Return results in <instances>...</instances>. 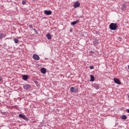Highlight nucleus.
<instances>
[{
  "mask_svg": "<svg viewBox=\"0 0 129 129\" xmlns=\"http://www.w3.org/2000/svg\"><path fill=\"white\" fill-rule=\"evenodd\" d=\"M117 24L116 23H112L109 25V28L110 30H112V31H115L116 29H117Z\"/></svg>",
  "mask_w": 129,
  "mask_h": 129,
  "instance_id": "f257e3e1",
  "label": "nucleus"
},
{
  "mask_svg": "<svg viewBox=\"0 0 129 129\" xmlns=\"http://www.w3.org/2000/svg\"><path fill=\"white\" fill-rule=\"evenodd\" d=\"M114 82L118 85H120V84H121L120 81H119L117 78H114Z\"/></svg>",
  "mask_w": 129,
  "mask_h": 129,
  "instance_id": "f03ea898",
  "label": "nucleus"
},
{
  "mask_svg": "<svg viewBox=\"0 0 129 129\" xmlns=\"http://www.w3.org/2000/svg\"><path fill=\"white\" fill-rule=\"evenodd\" d=\"M19 117L23 118L25 120H28V117H27V116H26V115H25L24 114H20L19 115Z\"/></svg>",
  "mask_w": 129,
  "mask_h": 129,
  "instance_id": "7ed1b4c3",
  "label": "nucleus"
},
{
  "mask_svg": "<svg viewBox=\"0 0 129 129\" xmlns=\"http://www.w3.org/2000/svg\"><path fill=\"white\" fill-rule=\"evenodd\" d=\"M24 89L28 90V89H31V85L29 84H26L23 86Z\"/></svg>",
  "mask_w": 129,
  "mask_h": 129,
  "instance_id": "20e7f679",
  "label": "nucleus"
},
{
  "mask_svg": "<svg viewBox=\"0 0 129 129\" xmlns=\"http://www.w3.org/2000/svg\"><path fill=\"white\" fill-rule=\"evenodd\" d=\"M71 91L73 92V93H75L76 92H78V88H74V87H72L71 88Z\"/></svg>",
  "mask_w": 129,
  "mask_h": 129,
  "instance_id": "39448f33",
  "label": "nucleus"
},
{
  "mask_svg": "<svg viewBox=\"0 0 129 129\" xmlns=\"http://www.w3.org/2000/svg\"><path fill=\"white\" fill-rule=\"evenodd\" d=\"M79 7H80V3L78 2H75L74 5V8H75V9H76V8H79Z\"/></svg>",
  "mask_w": 129,
  "mask_h": 129,
  "instance_id": "423d86ee",
  "label": "nucleus"
},
{
  "mask_svg": "<svg viewBox=\"0 0 129 129\" xmlns=\"http://www.w3.org/2000/svg\"><path fill=\"white\" fill-rule=\"evenodd\" d=\"M33 59H34V60H40V57L39 56V55L36 54L33 55Z\"/></svg>",
  "mask_w": 129,
  "mask_h": 129,
  "instance_id": "0eeeda50",
  "label": "nucleus"
},
{
  "mask_svg": "<svg viewBox=\"0 0 129 129\" xmlns=\"http://www.w3.org/2000/svg\"><path fill=\"white\" fill-rule=\"evenodd\" d=\"M44 12L45 15H47V16H49V15H51V14H52V11H51L45 10L44 11Z\"/></svg>",
  "mask_w": 129,
  "mask_h": 129,
  "instance_id": "6e6552de",
  "label": "nucleus"
},
{
  "mask_svg": "<svg viewBox=\"0 0 129 129\" xmlns=\"http://www.w3.org/2000/svg\"><path fill=\"white\" fill-rule=\"evenodd\" d=\"M79 23V20H77L76 21H73L71 22V25L72 26H74V25H76Z\"/></svg>",
  "mask_w": 129,
  "mask_h": 129,
  "instance_id": "1a4fd4ad",
  "label": "nucleus"
},
{
  "mask_svg": "<svg viewBox=\"0 0 129 129\" xmlns=\"http://www.w3.org/2000/svg\"><path fill=\"white\" fill-rule=\"evenodd\" d=\"M93 44H94V46H95V47H96V46H98V40H95L94 41H93Z\"/></svg>",
  "mask_w": 129,
  "mask_h": 129,
  "instance_id": "9d476101",
  "label": "nucleus"
},
{
  "mask_svg": "<svg viewBox=\"0 0 129 129\" xmlns=\"http://www.w3.org/2000/svg\"><path fill=\"white\" fill-rule=\"evenodd\" d=\"M41 72L42 73V74H45L46 72V70L45 69V68H43L41 69Z\"/></svg>",
  "mask_w": 129,
  "mask_h": 129,
  "instance_id": "9b49d317",
  "label": "nucleus"
},
{
  "mask_svg": "<svg viewBox=\"0 0 129 129\" xmlns=\"http://www.w3.org/2000/svg\"><path fill=\"white\" fill-rule=\"evenodd\" d=\"M46 37L48 40H51V39H52V36H51V34L50 33H48L46 35Z\"/></svg>",
  "mask_w": 129,
  "mask_h": 129,
  "instance_id": "f8f14e48",
  "label": "nucleus"
},
{
  "mask_svg": "<svg viewBox=\"0 0 129 129\" xmlns=\"http://www.w3.org/2000/svg\"><path fill=\"white\" fill-rule=\"evenodd\" d=\"M121 119H124V120H125V119H126V118H127V117H126V115H122V116H121Z\"/></svg>",
  "mask_w": 129,
  "mask_h": 129,
  "instance_id": "ddd939ff",
  "label": "nucleus"
},
{
  "mask_svg": "<svg viewBox=\"0 0 129 129\" xmlns=\"http://www.w3.org/2000/svg\"><path fill=\"white\" fill-rule=\"evenodd\" d=\"M23 80H28V76L27 75H24L23 76Z\"/></svg>",
  "mask_w": 129,
  "mask_h": 129,
  "instance_id": "4468645a",
  "label": "nucleus"
},
{
  "mask_svg": "<svg viewBox=\"0 0 129 129\" xmlns=\"http://www.w3.org/2000/svg\"><path fill=\"white\" fill-rule=\"evenodd\" d=\"M94 87L97 90L99 89V86H98V85H97V84H95Z\"/></svg>",
  "mask_w": 129,
  "mask_h": 129,
  "instance_id": "2eb2a0df",
  "label": "nucleus"
},
{
  "mask_svg": "<svg viewBox=\"0 0 129 129\" xmlns=\"http://www.w3.org/2000/svg\"><path fill=\"white\" fill-rule=\"evenodd\" d=\"M90 78H91V80H90V81H94V76H92V75H90Z\"/></svg>",
  "mask_w": 129,
  "mask_h": 129,
  "instance_id": "dca6fc26",
  "label": "nucleus"
},
{
  "mask_svg": "<svg viewBox=\"0 0 129 129\" xmlns=\"http://www.w3.org/2000/svg\"><path fill=\"white\" fill-rule=\"evenodd\" d=\"M14 41L15 44H18V43H19V39L17 38H14Z\"/></svg>",
  "mask_w": 129,
  "mask_h": 129,
  "instance_id": "f3484780",
  "label": "nucleus"
},
{
  "mask_svg": "<svg viewBox=\"0 0 129 129\" xmlns=\"http://www.w3.org/2000/svg\"><path fill=\"white\" fill-rule=\"evenodd\" d=\"M126 7V6H125V5L124 4H123V5L122 6V10H125V8Z\"/></svg>",
  "mask_w": 129,
  "mask_h": 129,
  "instance_id": "a211bd4d",
  "label": "nucleus"
},
{
  "mask_svg": "<svg viewBox=\"0 0 129 129\" xmlns=\"http://www.w3.org/2000/svg\"><path fill=\"white\" fill-rule=\"evenodd\" d=\"M4 37V34L3 33H0V39H3Z\"/></svg>",
  "mask_w": 129,
  "mask_h": 129,
  "instance_id": "6ab92c4d",
  "label": "nucleus"
},
{
  "mask_svg": "<svg viewBox=\"0 0 129 129\" xmlns=\"http://www.w3.org/2000/svg\"><path fill=\"white\" fill-rule=\"evenodd\" d=\"M22 5H26V1H22Z\"/></svg>",
  "mask_w": 129,
  "mask_h": 129,
  "instance_id": "aec40b11",
  "label": "nucleus"
},
{
  "mask_svg": "<svg viewBox=\"0 0 129 129\" xmlns=\"http://www.w3.org/2000/svg\"><path fill=\"white\" fill-rule=\"evenodd\" d=\"M90 69H94V67L93 66H90Z\"/></svg>",
  "mask_w": 129,
  "mask_h": 129,
  "instance_id": "412c9836",
  "label": "nucleus"
},
{
  "mask_svg": "<svg viewBox=\"0 0 129 129\" xmlns=\"http://www.w3.org/2000/svg\"><path fill=\"white\" fill-rule=\"evenodd\" d=\"M29 28H30L31 29H33V25H30L29 26Z\"/></svg>",
  "mask_w": 129,
  "mask_h": 129,
  "instance_id": "4be33fe9",
  "label": "nucleus"
},
{
  "mask_svg": "<svg viewBox=\"0 0 129 129\" xmlns=\"http://www.w3.org/2000/svg\"><path fill=\"white\" fill-rule=\"evenodd\" d=\"M90 53H92V54H94V51H92V50H91L90 51Z\"/></svg>",
  "mask_w": 129,
  "mask_h": 129,
  "instance_id": "5701e85b",
  "label": "nucleus"
},
{
  "mask_svg": "<svg viewBox=\"0 0 129 129\" xmlns=\"http://www.w3.org/2000/svg\"><path fill=\"white\" fill-rule=\"evenodd\" d=\"M3 80V78H2V77L0 76V81H2Z\"/></svg>",
  "mask_w": 129,
  "mask_h": 129,
  "instance_id": "b1692460",
  "label": "nucleus"
},
{
  "mask_svg": "<svg viewBox=\"0 0 129 129\" xmlns=\"http://www.w3.org/2000/svg\"><path fill=\"white\" fill-rule=\"evenodd\" d=\"M126 111H127V112L128 113H129V109H127V110H126Z\"/></svg>",
  "mask_w": 129,
  "mask_h": 129,
  "instance_id": "393cba45",
  "label": "nucleus"
},
{
  "mask_svg": "<svg viewBox=\"0 0 129 129\" xmlns=\"http://www.w3.org/2000/svg\"><path fill=\"white\" fill-rule=\"evenodd\" d=\"M70 32H72V29H71V30H70Z\"/></svg>",
  "mask_w": 129,
  "mask_h": 129,
  "instance_id": "a878e982",
  "label": "nucleus"
},
{
  "mask_svg": "<svg viewBox=\"0 0 129 129\" xmlns=\"http://www.w3.org/2000/svg\"><path fill=\"white\" fill-rule=\"evenodd\" d=\"M33 30H34V31H35V30H36V29H33Z\"/></svg>",
  "mask_w": 129,
  "mask_h": 129,
  "instance_id": "bb28decb",
  "label": "nucleus"
},
{
  "mask_svg": "<svg viewBox=\"0 0 129 129\" xmlns=\"http://www.w3.org/2000/svg\"><path fill=\"white\" fill-rule=\"evenodd\" d=\"M128 69H129V65L128 66Z\"/></svg>",
  "mask_w": 129,
  "mask_h": 129,
  "instance_id": "cd10ccee",
  "label": "nucleus"
}]
</instances>
